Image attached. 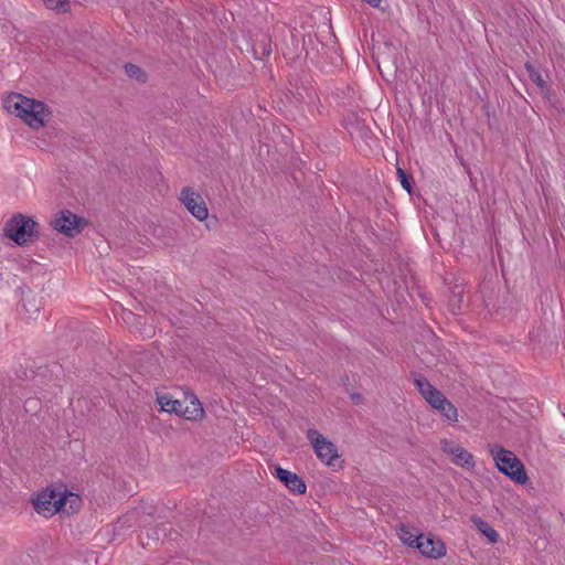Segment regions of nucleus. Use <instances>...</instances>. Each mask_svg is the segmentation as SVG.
I'll return each mask as SVG.
<instances>
[{"mask_svg": "<svg viewBox=\"0 0 565 565\" xmlns=\"http://www.w3.org/2000/svg\"><path fill=\"white\" fill-rule=\"evenodd\" d=\"M436 409L445 419L451 423H456L458 420V411L449 399L445 401Z\"/></svg>", "mask_w": 565, "mask_h": 565, "instance_id": "aec40b11", "label": "nucleus"}, {"mask_svg": "<svg viewBox=\"0 0 565 565\" xmlns=\"http://www.w3.org/2000/svg\"><path fill=\"white\" fill-rule=\"evenodd\" d=\"M524 67L527 72L530 79L537 86L540 94L548 99L551 96V88L547 85L546 81L543 78L541 72L531 63L526 62Z\"/></svg>", "mask_w": 565, "mask_h": 565, "instance_id": "4468645a", "label": "nucleus"}, {"mask_svg": "<svg viewBox=\"0 0 565 565\" xmlns=\"http://www.w3.org/2000/svg\"><path fill=\"white\" fill-rule=\"evenodd\" d=\"M397 534L401 539V541L409 546L415 548L416 544H418V540H420V533L414 534L411 529L406 525L401 523L397 527Z\"/></svg>", "mask_w": 565, "mask_h": 565, "instance_id": "f3484780", "label": "nucleus"}, {"mask_svg": "<svg viewBox=\"0 0 565 565\" xmlns=\"http://www.w3.org/2000/svg\"><path fill=\"white\" fill-rule=\"evenodd\" d=\"M39 224L31 216L18 213L7 221L3 232L17 245L24 246L38 238Z\"/></svg>", "mask_w": 565, "mask_h": 565, "instance_id": "f03ea898", "label": "nucleus"}, {"mask_svg": "<svg viewBox=\"0 0 565 565\" xmlns=\"http://www.w3.org/2000/svg\"><path fill=\"white\" fill-rule=\"evenodd\" d=\"M23 313L26 316L39 315L41 308V300L35 296H26L22 299Z\"/></svg>", "mask_w": 565, "mask_h": 565, "instance_id": "6ab92c4d", "label": "nucleus"}, {"mask_svg": "<svg viewBox=\"0 0 565 565\" xmlns=\"http://www.w3.org/2000/svg\"><path fill=\"white\" fill-rule=\"evenodd\" d=\"M471 522L477 527V530L489 540L490 543L495 544L499 542V533L486 520L478 515H472Z\"/></svg>", "mask_w": 565, "mask_h": 565, "instance_id": "dca6fc26", "label": "nucleus"}, {"mask_svg": "<svg viewBox=\"0 0 565 565\" xmlns=\"http://www.w3.org/2000/svg\"><path fill=\"white\" fill-rule=\"evenodd\" d=\"M3 107L7 111L20 117L33 129L43 127L49 115L47 106L43 102L28 98L17 93L9 95L4 99Z\"/></svg>", "mask_w": 565, "mask_h": 565, "instance_id": "f257e3e1", "label": "nucleus"}, {"mask_svg": "<svg viewBox=\"0 0 565 565\" xmlns=\"http://www.w3.org/2000/svg\"><path fill=\"white\" fill-rule=\"evenodd\" d=\"M157 402L160 405L161 411L163 412L173 413L181 417L184 414V399H174L170 394H157Z\"/></svg>", "mask_w": 565, "mask_h": 565, "instance_id": "ddd939ff", "label": "nucleus"}, {"mask_svg": "<svg viewBox=\"0 0 565 565\" xmlns=\"http://www.w3.org/2000/svg\"><path fill=\"white\" fill-rule=\"evenodd\" d=\"M180 201L186 210L199 221H204L209 216V211L201 194L186 186L181 190Z\"/></svg>", "mask_w": 565, "mask_h": 565, "instance_id": "0eeeda50", "label": "nucleus"}, {"mask_svg": "<svg viewBox=\"0 0 565 565\" xmlns=\"http://www.w3.org/2000/svg\"><path fill=\"white\" fill-rule=\"evenodd\" d=\"M51 226L67 237H75L87 224L86 220L68 210H62L51 220Z\"/></svg>", "mask_w": 565, "mask_h": 565, "instance_id": "20e7f679", "label": "nucleus"}, {"mask_svg": "<svg viewBox=\"0 0 565 565\" xmlns=\"http://www.w3.org/2000/svg\"><path fill=\"white\" fill-rule=\"evenodd\" d=\"M147 535L149 539L159 541V540H161L162 535H166V527H162V526L152 527L147 532Z\"/></svg>", "mask_w": 565, "mask_h": 565, "instance_id": "a878e982", "label": "nucleus"}, {"mask_svg": "<svg viewBox=\"0 0 565 565\" xmlns=\"http://www.w3.org/2000/svg\"><path fill=\"white\" fill-rule=\"evenodd\" d=\"M43 499L46 498L49 501H57L60 497H64L67 499L68 495H72L66 490L61 492L55 489H46L39 493Z\"/></svg>", "mask_w": 565, "mask_h": 565, "instance_id": "b1692460", "label": "nucleus"}, {"mask_svg": "<svg viewBox=\"0 0 565 565\" xmlns=\"http://www.w3.org/2000/svg\"><path fill=\"white\" fill-rule=\"evenodd\" d=\"M250 52L256 60H264L271 53L270 38L267 34H260L250 44Z\"/></svg>", "mask_w": 565, "mask_h": 565, "instance_id": "2eb2a0df", "label": "nucleus"}, {"mask_svg": "<svg viewBox=\"0 0 565 565\" xmlns=\"http://www.w3.org/2000/svg\"><path fill=\"white\" fill-rule=\"evenodd\" d=\"M66 504V498L60 497L57 501H49L46 498H42L41 495H36L33 499V508L45 518L52 516L55 513L62 511Z\"/></svg>", "mask_w": 565, "mask_h": 565, "instance_id": "9b49d317", "label": "nucleus"}, {"mask_svg": "<svg viewBox=\"0 0 565 565\" xmlns=\"http://www.w3.org/2000/svg\"><path fill=\"white\" fill-rule=\"evenodd\" d=\"M440 444L443 451L451 456L454 465L467 470H472L475 468L476 462L473 456L467 449L448 439H443Z\"/></svg>", "mask_w": 565, "mask_h": 565, "instance_id": "6e6552de", "label": "nucleus"}, {"mask_svg": "<svg viewBox=\"0 0 565 565\" xmlns=\"http://www.w3.org/2000/svg\"><path fill=\"white\" fill-rule=\"evenodd\" d=\"M444 282L448 289V307L454 316L461 313V308L466 303L465 279L457 274L449 273L444 277Z\"/></svg>", "mask_w": 565, "mask_h": 565, "instance_id": "39448f33", "label": "nucleus"}, {"mask_svg": "<svg viewBox=\"0 0 565 565\" xmlns=\"http://www.w3.org/2000/svg\"><path fill=\"white\" fill-rule=\"evenodd\" d=\"M350 397H351V399H352L353 404H355V405H360V404H362V403H363V399H364V398H363V396H362V394H360V393H352V394L350 395Z\"/></svg>", "mask_w": 565, "mask_h": 565, "instance_id": "bb28decb", "label": "nucleus"}, {"mask_svg": "<svg viewBox=\"0 0 565 565\" xmlns=\"http://www.w3.org/2000/svg\"><path fill=\"white\" fill-rule=\"evenodd\" d=\"M307 439L310 441L317 457L322 462L335 467L339 455L333 443L327 440L323 435L316 429H309L307 431Z\"/></svg>", "mask_w": 565, "mask_h": 565, "instance_id": "423d86ee", "label": "nucleus"}, {"mask_svg": "<svg viewBox=\"0 0 565 565\" xmlns=\"http://www.w3.org/2000/svg\"><path fill=\"white\" fill-rule=\"evenodd\" d=\"M183 418L188 420H200L204 416L202 403L193 392L184 394Z\"/></svg>", "mask_w": 565, "mask_h": 565, "instance_id": "f8f14e48", "label": "nucleus"}, {"mask_svg": "<svg viewBox=\"0 0 565 565\" xmlns=\"http://www.w3.org/2000/svg\"><path fill=\"white\" fill-rule=\"evenodd\" d=\"M125 72L128 77L136 78L138 82L145 83L147 81L146 73L136 64H125Z\"/></svg>", "mask_w": 565, "mask_h": 565, "instance_id": "412c9836", "label": "nucleus"}, {"mask_svg": "<svg viewBox=\"0 0 565 565\" xmlns=\"http://www.w3.org/2000/svg\"><path fill=\"white\" fill-rule=\"evenodd\" d=\"M416 550L420 552V554L430 559H438L446 555V545L439 539L431 534L425 536L420 533V540H418V544L415 546Z\"/></svg>", "mask_w": 565, "mask_h": 565, "instance_id": "1a4fd4ad", "label": "nucleus"}, {"mask_svg": "<svg viewBox=\"0 0 565 565\" xmlns=\"http://www.w3.org/2000/svg\"><path fill=\"white\" fill-rule=\"evenodd\" d=\"M497 449V451L492 450V454L498 470L516 484H525L529 477L522 461L510 450L499 446Z\"/></svg>", "mask_w": 565, "mask_h": 565, "instance_id": "7ed1b4c3", "label": "nucleus"}, {"mask_svg": "<svg viewBox=\"0 0 565 565\" xmlns=\"http://www.w3.org/2000/svg\"><path fill=\"white\" fill-rule=\"evenodd\" d=\"M428 396L425 399L433 408H437L439 405H441L448 398L437 388L434 391L428 392Z\"/></svg>", "mask_w": 565, "mask_h": 565, "instance_id": "5701e85b", "label": "nucleus"}, {"mask_svg": "<svg viewBox=\"0 0 565 565\" xmlns=\"http://www.w3.org/2000/svg\"><path fill=\"white\" fill-rule=\"evenodd\" d=\"M45 7L51 10H57L61 13H66L71 9L68 0H43Z\"/></svg>", "mask_w": 565, "mask_h": 565, "instance_id": "4be33fe9", "label": "nucleus"}, {"mask_svg": "<svg viewBox=\"0 0 565 565\" xmlns=\"http://www.w3.org/2000/svg\"><path fill=\"white\" fill-rule=\"evenodd\" d=\"M274 476L294 494L306 493L307 486L297 473L284 469L280 466H275Z\"/></svg>", "mask_w": 565, "mask_h": 565, "instance_id": "9d476101", "label": "nucleus"}, {"mask_svg": "<svg viewBox=\"0 0 565 565\" xmlns=\"http://www.w3.org/2000/svg\"><path fill=\"white\" fill-rule=\"evenodd\" d=\"M397 177L402 186L408 192H412L413 178L408 175L403 169H397Z\"/></svg>", "mask_w": 565, "mask_h": 565, "instance_id": "393cba45", "label": "nucleus"}, {"mask_svg": "<svg viewBox=\"0 0 565 565\" xmlns=\"http://www.w3.org/2000/svg\"><path fill=\"white\" fill-rule=\"evenodd\" d=\"M413 382L419 392V394L424 397V399L427 398L428 392L434 391L436 387L430 384V382L420 373H413Z\"/></svg>", "mask_w": 565, "mask_h": 565, "instance_id": "a211bd4d", "label": "nucleus"}]
</instances>
